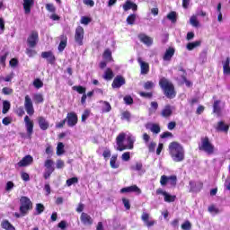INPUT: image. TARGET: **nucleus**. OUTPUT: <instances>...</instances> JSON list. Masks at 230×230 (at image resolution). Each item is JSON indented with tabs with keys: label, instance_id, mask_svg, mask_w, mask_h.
<instances>
[{
	"label": "nucleus",
	"instance_id": "f257e3e1",
	"mask_svg": "<svg viewBox=\"0 0 230 230\" xmlns=\"http://www.w3.org/2000/svg\"><path fill=\"white\" fill-rule=\"evenodd\" d=\"M169 155L174 163H182L185 159L184 147L179 142L169 144Z\"/></svg>",
	"mask_w": 230,
	"mask_h": 230
},
{
	"label": "nucleus",
	"instance_id": "f03ea898",
	"mask_svg": "<svg viewBox=\"0 0 230 230\" xmlns=\"http://www.w3.org/2000/svg\"><path fill=\"white\" fill-rule=\"evenodd\" d=\"M200 144H199V150L205 152L208 155H213L215 154V145L209 140V137H202L200 138Z\"/></svg>",
	"mask_w": 230,
	"mask_h": 230
},
{
	"label": "nucleus",
	"instance_id": "7ed1b4c3",
	"mask_svg": "<svg viewBox=\"0 0 230 230\" xmlns=\"http://www.w3.org/2000/svg\"><path fill=\"white\" fill-rule=\"evenodd\" d=\"M33 209V202L26 196L20 199V213L22 217H26L30 211Z\"/></svg>",
	"mask_w": 230,
	"mask_h": 230
},
{
	"label": "nucleus",
	"instance_id": "20e7f679",
	"mask_svg": "<svg viewBox=\"0 0 230 230\" xmlns=\"http://www.w3.org/2000/svg\"><path fill=\"white\" fill-rule=\"evenodd\" d=\"M55 164V162L51 159H47L44 163V167L46 168V171L43 173V178L45 181H48L51 177V174L53 172H55V167L53 166Z\"/></svg>",
	"mask_w": 230,
	"mask_h": 230
},
{
	"label": "nucleus",
	"instance_id": "39448f33",
	"mask_svg": "<svg viewBox=\"0 0 230 230\" xmlns=\"http://www.w3.org/2000/svg\"><path fill=\"white\" fill-rule=\"evenodd\" d=\"M170 183L172 188H175L177 186V176L176 175H162L160 178L161 186H166V184Z\"/></svg>",
	"mask_w": 230,
	"mask_h": 230
},
{
	"label": "nucleus",
	"instance_id": "423d86ee",
	"mask_svg": "<svg viewBox=\"0 0 230 230\" xmlns=\"http://www.w3.org/2000/svg\"><path fill=\"white\" fill-rule=\"evenodd\" d=\"M24 109L29 116H33L35 114V109L33 108V102L30 95L25 96Z\"/></svg>",
	"mask_w": 230,
	"mask_h": 230
},
{
	"label": "nucleus",
	"instance_id": "0eeeda50",
	"mask_svg": "<svg viewBox=\"0 0 230 230\" xmlns=\"http://www.w3.org/2000/svg\"><path fill=\"white\" fill-rule=\"evenodd\" d=\"M27 44L29 48H35L39 44V32L31 31L27 39Z\"/></svg>",
	"mask_w": 230,
	"mask_h": 230
},
{
	"label": "nucleus",
	"instance_id": "6e6552de",
	"mask_svg": "<svg viewBox=\"0 0 230 230\" xmlns=\"http://www.w3.org/2000/svg\"><path fill=\"white\" fill-rule=\"evenodd\" d=\"M65 119L67 127H75V125L78 123V115H76L75 111H71L67 113Z\"/></svg>",
	"mask_w": 230,
	"mask_h": 230
},
{
	"label": "nucleus",
	"instance_id": "1a4fd4ad",
	"mask_svg": "<svg viewBox=\"0 0 230 230\" xmlns=\"http://www.w3.org/2000/svg\"><path fill=\"white\" fill-rule=\"evenodd\" d=\"M126 136L127 135L125 133H120L116 137V143L118 146L117 150H119V152H123V150H127V146L123 145V141H125Z\"/></svg>",
	"mask_w": 230,
	"mask_h": 230
},
{
	"label": "nucleus",
	"instance_id": "9d476101",
	"mask_svg": "<svg viewBox=\"0 0 230 230\" xmlns=\"http://www.w3.org/2000/svg\"><path fill=\"white\" fill-rule=\"evenodd\" d=\"M31 163H33V156L27 155L16 164V166H18V168H24L26 166H30Z\"/></svg>",
	"mask_w": 230,
	"mask_h": 230
},
{
	"label": "nucleus",
	"instance_id": "9b49d317",
	"mask_svg": "<svg viewBox=\"0 0 230 230\" xmlns=\"http://www.w3.org/2000/svg\"><path fill=\"white\" fill-rule=\"evenodd\" d=\"M120 193H136L137 195H141L142 190L137 187V185H131L122 188L120 190Z\"/></svg>",
	"mask_w": 230,
	"mask_h": 230
},
{
	"label": "nucleus",
	"instance_id": "f8f14e48",
	"mask_svg": "<svg viewBox=\"0 0 230 230\" xmlns=\"http://www.w3.org/2000/svg\"><path fill=\"white\" fill-rule=\"evenodd\" d=\"M24 122L27 130V136H29V137H31L33 134V120H31V119H30L28 115H26L24 117Z\"/></svg>",
	"mask_w": 230,
	"mask_h": 230
},
{
	"label": "nucleus",
	"instance_id": "ddd939ff",
	"mask_svg": "<svg viewBox=\"0 0 230 230\" xmlns=\"http://www.w3.org/2000/svg\"><path fill=\"white\" fill-rule=\"evenodd\" d=\"M75 40L79 46H82L83 40H84V27L78 26L75 29Z\"/></svg>",
	"mask_w": 230,
	"mask_h": 230
},
{
	"label": "nucleus",
	"instance_id": "4468645a",
	"mask_svg": "<svg viewBox=\"0 0 230 230\" xmlns=\"http://www.w3.org/2000/svg\"><path fill=\"white\" fill-rule=\"evenodd\" d=\"M37 121L40 130L46 131L48 128H49V121H48L45 117H38Z\"/></svg>",
	"mask_w": 230,
	"mask_h": 230
},
{
	"label": "nucleus",
	"instance_id": "2eb2a0df",
	"mask_svg": "<svg viewBox=\"0 0 230 230\" xmlns=\"http://www.w3.org/2000/svg\"><path fill=\"white\" fill-rule=\"evenodd\" d=\"M141 220L146 224V227H154L155 226V220H150V214L143 212Z\"/></svg>",
	"mask_w": 230,
	"mask_h": 230
},
{
	"label": "nucleus",
	"instance_id": "dca6fc26",
	"mask_svg": "<svg viewBox=\"0 0 230 230\" xmlns=\"http://www.w3.org/2000/svg\"><path fill=\"white\" fill-rule=\"evenodd\" d=\"M215 128L217 132H225V134L229 132V125L226 124L224 120L218 121Z\"/></svg>",
	"mask_w": 230,
	"mask_h": 230
},
{
	"label": "nucleus",
	"instance_id": "f3484780",
	"mask_svg": "<svg viewBox=\"0 0 230 230\" xmlns=\"http://www.w3.org/2000/svg\"><path fill=\"white\" fill-rule=\"evenodd\" d=\"M80 220L84 226H93V223L94 222L93 220V217L89 216V214L83 212L80 217Z\"/></svg>",
	"mask_w": 230,
	"mask_h": 230
},
{
	"label": "nucleus",
	"instance_id": "a211bd4d",
	"mask_svg": "<svg viewBox=\"0 0 230 230\" xmlns=\"http://www.w3.org/2000/svg\"><path fill=\"white\" fill-rule=\"evenodd\" d=\"M189 185L190 186V191L192 192H199L200 191V190H202V188H204V183L202 181H198V183H196L195 181H190Z\"/></svg>",
	"mask_w": 230,
	"mask_h": 230
},
{
	"label": "nucleus",
	"instance_id": "6ab92c4d",
	"mask_svg": "<svg viewBox=\"0 0 230 230\" xmlns=\"http://www.w3.org/2000/svg\"><path fill=\"white\" fill-rule=\"evenodd\" d=\"M146 128L151 130L153 134H159V132H161V126L156 123H147L146 124Z\"/></svg>",
	"mask_w": 230,
	"mask_h": 230
},
{
	"label": "nucleus",
	"instance_id": "aec40b11",
	"mask_svg": "<svg viewBox=\"0 0 230 230\" xmlns=\"http://www.w3.org/2000/svg\"><path fill=\"white\" fill-rule=\"evenodd\" d=\"M138 64H140L141 75H148V71H150V66L148 63L143 61L141 58L137 59Z\"/></svg>",
	"mask_w": 230,
	"mask_h": 230
},
{
	"label": "nucleus",
	"instance_id": "412c9836",
	"mask_svg": "<svg viewBox=\"0 0 230 230\" xmlns=\"http://www.w3.org/2000/svg\"><path fill=\"white\" fill-rule=\"evenodd\" d=\"M164 95L172 100V98H175L176 93L174 87H164L163 88Z\"/></svg>",
	"mask_w": 230,
	"mask_h": 230
},
{
	"label": "nucleus",
	"instance_id": "4be33fe9",
	"mask_svg": "<svg viewBox=\"0 0 230 230\" xmlns=\"http://www.w3.org/2000/svg\"><path fill=\"white\" fill-rule=\"evenodd\" d=\"M41 58H46L49 64H53L55 62V55L51 51H45L41 53Z\"/></svg>",
	"mask_w": 230,
	"mask_h": 230
},
{
	"label": "nucleus",
	"instance_id": "5701e85b",
	"mask_svg": "<svg viewBox=\"0 0 230 230\" xmlns=\"http://www.w3.org/2000/svg\"><path fill=\"white\" fill-rule=\"evenodd\" d=\"M220 103H222V101L220 100H217L213 103V113L217 114L218 117L222 116V108L220 107Z\"/></svg>",
	"mask_w": 230,
	"mask_h": 230
},
{
	"label": "nucleus",
	"instance_id": "b1692460",
	"mask_svg": "<svg viewBox=\"0 0 230 230\" xmlns=\"http://www.w3.org/2000/svg\"><path fill=\"white\" fill-rule=\"evenodd\" d=\"M172 114H173V111H172V106L170 104H166L161 111V116L163 118H170Z\"/></svg>",
	"mask_w": 230,
	"mask_h": 230
},
{
	"label": "nucleus",
	"instance_id": "393cba45",
	"mask_svg": "<svg viewBox=\"0 0 230 230\" xmlns=\"http://www.w3.org/2000/svg\"><path fill=\"white\" fill-rule=\"evenodd\" d=\"M121 85H125V77L117 75L113 80L112 87H121Z\"/></svg>",
	"mask_w": 230,
	"mask_h": 230
},
{
	"label": "nucleus",
	"instance_id": "a878e982",
	"mask_svg": "<svg viewBox=\"0 0 230 230\" xmlns=\"http://www.w3.org/2000/svg\"><path fill=\"white\" fill-rule=\"evenodd\" d=\"M138 39L143 42V44H146V46H152V44H154V40L146 34H140Z\"/></svg>",
	"mask_w": 230,
	"mask_h": 230
},
{
	"label": "nucleus",
	"instance_id": "bb28decb",
	"mask_svg": "<svg viewBox=\"0 0 230 230\" xmlns=\"http://www.w3.org/2000/svg\"><path fill=\"white\" fill-rule=\"evenodd\" d=\"M173 55H175V49L169 48L164 55V60L165 62L172 60V57H173Z\"/></svg>",
	"mask_w": 230,
	"mask_h": 230
},
{
	"label": "nucleus",
	"instance_id": "cd10ccee",
	"mask_svg": "<svg viewBox=\"0 0 230 230\" xmlns=\"http://www.w3.org/2000/svg\"><path fill=\"white\" fill-rule=\"evenodd\" d=\"M123 10L125 12H128V10H133L134 12H136V10H137V4H136L130 1H127L125 3V4L123 5Z\"/></svg>",
	"mask_w": 230,
	"mask_h": 230
},
{
	"label": "nucleus",
	"instance_id": "c85d7f7f",
	"mask_svg": "<svg viewBox=\"0 0 230 230\" xmlns=\"http://www.w3.org/2000/svg\"><path fill=\"white\" fill-rule=\"evenodd\" d=\"M33 0H23V8L25 13H30L31 12V7L33 5Z\"/></svg>",
	"mask_w": 230,
	"mask_h": 230
},
{
	"label": "nucleus",
	"instance_id": "c756f323",
	"mask_svg": "<svg viewBox=\"0 0 230 230\" xmlns=\"http://www.w3.org/2000/svg\"><path fill=\"white\" fill-rule=\"evenodd\" d=\"M223 73L224 75H230V58H226V61H223Z\"/></svg>",
	"mask_w": 230,
	"mask_h": 230
},
{
	"label": "nucleus",
	"instance_id": "7c9ffc66",
	"mask_svg": "<svg viewBox=\"0 0 230 230\" xmlns=\"http://www.w3.org/2000/svg\"><path fill=\"white\" fill-rule=\"evenodd\" d=\"M118 161V155H113L110 160V166L113 170H116L119 168V164H118L116 162Z\"/></svg>",
	"mask_w": 230,
	"mask_h": 230
},
{
	"label": "nucleus",
	"instance_id": "2f4dec72",
	"mask_svg": "<svg viewBox=\"0 0 230 230\" xmlns=\"http://www.w3.org/2000/svg\"><path fill=\"white\" fill-rule=\"evenodd\" d=\"M132 119V113H130V111H124L121 112V117H120V119L123 121V120H126L128 122H130V119Z\"/></svg>",
	"mask_w": 230,
	"mask_h": 230
},
{
	"label": "nucleus",
	"instance_id": "473e14b6",
	"mask_svg": "<svg viewBox=\"0 0 230 230\" xmlns=\"http://www.w3.org/2000/svg\"><path fill=\"white\" fill-rule=\"evenodd\" d=\"M1 226L5 230H15V226H13V225H12V223H10L8 220H4L1 224Z\"/></svg>",
	"mask_w": 230,
	"mask_h": 230
},
{
	"label": "nucleus",
	"instance_id": "72a5a7b5",
	"mask_svg": "<svg viewBox=\"0 0 230 230\" xmlns=\"http://www.w3.org/2000/svg\"><path fill=\"white\" fill-rule=\"evenodd\" d=\"M160 87H173V84L170 82V80L163 77L159 81Z\"/></svg>",
	"mask_w": 230,
	"mask_h": 230
},
{
	"label": "nucleus",
	"instance_id": "f704fd0d",
	"mask_svg": "<svg viewBox=\"0 0 230 230\" xmlns=\"http://www.w3.org/2000/svg\"><path fill=\"white\" fill-rule=\"evenodd\" d=\"M164 202H168V203L175 202V200H177V196L171 195L170 193L167 192L164 196Z\"/></svg>",
	"mask_w": 230,
	"mask_h": 230
},
{
	"label": "nucleus",
	"instance_id": "c9c22d12",
	"mask_svg": "<svg viewBox=\"0 0 230 230\" xmlns=\"http://www.w3.org/2000/svg\"><path fill=\"white\" fill-rule=\"evenodd\" d=\"M66 46H67V38L61 36V41L58 45V51H64V49H66Z\"/></svg>",
	"mask_w": 230,
	"mask_h": 230
},
{
	"label": "nucleus",
	"instance_id": "e433bc0d",
	"mask_svg": "<svg viewBox=\"0 0 230 230\" xmlns=\"http://www.w3.org/2000/svg\"><path fill=\"white\" fill-rule=\"evenodd\" d=\"M104 80H112L114 78V73L111 68H107L103 75Z\"/></svg>",
	"mask_w": 230,
	"mask_h": 230
},
{
	"label": "nucleus",
	"instance_id": "4c0bfd02",
	"mask_svg": "<svg viewBox=\"0 0 230 230\" xmlns=\"http://www.w3.org/2000/svg\"><path fill=\"white\" fill-rule=\"evenodd\" d=\"M190 22L191 26H193L194 28H199L200 26V22H199V19L195 15L190 17Z\"/></svg>",
	"mask_w": 230,
	"mask_h": 230
},
{
	"label": "nucleus",
	"instance_id": "58836bf2",
	"mask_svg": "<svg viewBox=\"0 0 230 230\" xmlns=\"http://www.w3.org/2000/svg\"><path fill=\"white\" fill-rule=\"evenodd\" d=\"M12 107V105L10 104V102L8 101H4L3 102V110H2V113L3 114H7L8 111H10V108Z\"/></svg>",
	"mask_w": 230,
	"mask_h": 230
},
{
	"label": "nucleus",
	"instance_id": "ea45409f",
	"mask_svg": "<svg viewBox=\"0 0 230 230\" xmlns=\"http://www.w3.org/2000/svg\"><path fill=\"white\" fill-rule=\"evenodd\" d=\"M45 209H46V207H44L42 203L36 204V215H42Z\"/></svg>",
	"mask_w": 230,
	"mask_h": 230
},
{
	"label": "nucleus",
	"instance_id": "a19ab883",
	"mask_svg": "<svg viewBox=\"0 0 230 230\" xmlns=\"http://www.w3.org/2000/svg\"><path fill=\"white\" fill-rule=\"evenodd\" d=\"M103 58L106 62H111L112 60V52L110 49H106L103 53Z\"/></svg>",
	"mask_w": 230,
	"mask_h": 230
},
{
	"label": "nucleus",
	"instance_id": "79ce46f5",
	"mask_svg": "<svg viewBox=\"0 0 230 230\" xmlns=\"http://www.w3.org/2000/svg\"><path fill=\"white\" fill-rule=\"evenodd\" d=\"M199 46H200V41H193V42H190L187 45V49L189 51H192V49H195V48H199Z\"/></svg>",
	"mask_w": 230,
	"mask_h": 230
},
{
	"label": "nucleus",
	"instance_id": "37998d69",
	"mask_svg": "<svg viewBox=\"0 0 230 230\" xmlns=\"http://www.w3.org/2000/svg\"><path fill=\"white\" fill-rule=\"evenodd\" d=\"M73 184H78V177H72L66 180V186H73Z\"/></svg>",
	"mask_w": 230,
	"mask_h": 230
},
{
	"label": "nucleus",
	"instance_id": "c03bdc74",
	"mask_svg": "<svg viewBox=\"0 0 230 230\" xmlns=\"http://www.w3.org/2000/svg\"><path fill=\"white\" fill-rule=\"evenodd\" d=\"M64 154V143L59 142L57 146V155H62Z\"/></svg>",
	"mask_w": 230,
	"mask_h": 230
},
{
	"label": "nucleus",
	"instance_id": "a18cd8bd",
	"mask_svg": "<svg viewBox=\"0 0 230 230\" xmlns=\"http://www.w3.org/2000/svg\"><path fill=\"white\" fill-rule=\"evenodd\" d=\"M103 105L104 107L102 108V112H111V111H112V107L109 102L104 101Z\"/></svg>",
	"mask_w": 230,
	"mask_h": 230
},
{
	"label": "nucleus",
	"instance_id": "49530a36",
	"mask_svg": "<svg viewBox=\"0 0 230 230\" xmlns=\"http://www.w3.org/2000/svg\"><path fill=\"white\" fill-rule=\"evenodd\" d=\"M155 146H157V144L155 142H150L147 145L148 152L154 154V152H155Z\"/></svg>",
	"mask_w": 230,
	"mask_h": 230
},
{
	"label": "nucleus",
	"instance_id": "de8ad7c7",
	"mask_svg": "<svg viewBox=\"0 0 230 230\" xmlns=\"http://www.w3.org/2000/svg\"><path fill=\"white\" fill-rule=\"evenodd\" d=\"M127 141H128L127 149L132 150L134 148V138H132V137H128Z\"/></svg>",
	"mask_w": 230,
	"mask_h": 230
},
{
	"label": "nucleus",
	"instance_id": "09e8293b",
	"mask_svg": "<svg viewBox=\"0 0 230 230\" xmlns=\"http://www.w3.org/2000/svg\"><path fill=\"white\" fill-rule=\"evenodd\" d=\"M167 19H169V21H172V22H177V13L175 12H171L167 15Z\"/></svg>",
	"mask_w": 230,
	"mask_h": 230
},
{
	"label": "nucleus",
	"instance_id": "8fccbe9b",
	"mask_svg": "<svg viewBox=\"0 0 230 230\" xmlns=\"http://www.w3.org/2000/svg\"><path fill=\"white\" fill-rule=\"evenodd\" d=\"M124 102L126 105H132L134 103V99L130 95H126L124 97Z\"/></svg>",
	"mask_w": 230,
	"mask_h": 230
},
{
	"label": "nucleus",
	"instance_id": "3c124183",
	"mask_svg": "<svg viewBox=\"0 0 230 230\" xmlns=\"http://www.w3.org/2000/svg\"><path fill=\"white\" fill-rule=\"evenodd\" d=\"M139 95L142 96V98L150 99L154 96V93L152 92H140Z\"/></svg>",
	"mask_w": 230,
	"mask_h": 230
},
{
	"label": "nucleus",
	"instance_id": "603ef678",
	"mask_svg": "<svg viewBox=\"0 0 230 230\" xmlns=\"http://www.w3.org/2000/svg\"><path fill=\"white\" fill-rule=\"evenodd\" d=\"M181 229L191 230V222H190L189 220L185 221L183 224H181Z\"/></svg>",
	"mask_w": 230,
	"mask_h": 230
},
{
	"label": "nucleus",
	"instance_id": "864d4df0",
	"mask_svg": "<svg viewBox=\"0 0 230 230\" xmlns=\"http://www.w3.org/2000/svg\"><path fill=\"white\" fill-rule=\"evenodd\" d=\"M208 212L209 213H215V215H218L220 213V210L217 208L215 205H210L208 207Z\"/></svg>",
	"mask_w": 230,
	"mask_h": 230
},
{
	"label": "nucleus",
	"instance_id": "5fc2aeb1",
	"mask_svg": "<svg viewBox=\"0 0 230 230\" xmlns=\"http://www.w3.org/2000/svg\"><path fill=\"white\" fill-rule=\"evenodd\" d=\"M122 204L124 208L128 211L130 209V200L127 198H122Z\"/></svg>",
	"mask_w": 230,
	"mask_h": 230
},
{
	"label": "nucleus",
	"instance_id": "6e6d98bb",
	"mask_svg": "<svg viewBox=\"0 0 230 230\" xmlns=\"http://www.w3.org/2000/svg\"><path fill=\"white\" fill-rule=\"evenodd\" d=\"M127 22L130 25L134 24V22H136V14H130L128 16Z\"/></svg>",
	"mask_w": 230,
	"mask_h": 230
},
{
	"label": "nucleus",
	"instance_id": "4d7b16f0",
	"mask_svg": "<svg viewBox=\"0 0 230 230\" xmlns=\"http://www.w3.org/2000/svg\"><path fill=\"white\" fill-rule=\"evenodd\" d=\"M34 102L36 103H42V102H44V97L42 96V94H35L34 95Z\"/></svg>",
	"mask_w": 230,
	"mask_h": 230
},
{
	"label": "nucleus",
	"instance_id": "13d9d810",
	"mask_svg": "<svg viewBox=\"0 0 230 230\" xmlns=\"http://www.w3.org/2000/svg\"><path fill=\"white\" fill-rule=\"evenodd\" d=\"M7 57H8V52H5L4 55H2L1 57H0V64L2 65V66H6V58H7Z\"/></svg>",
	"mask_w": 230,
	"mask_h": 230
},
{
	"label": "nucleus",
	"instance_id": "bf43d9fd",
	"mask_svg": "<svg viewBox=\"0 0 230 230\" xmlns=\"http://www.w3.org/2000/svg\"><path fill=\"white\" fill-rule=\"evenodd\" d=\"M161 139H166V137H173V134L169 131H165L160 135Z\"/></svg>",
	"mask_w": 230,
	"mask_h": 230
},
{
	"label": "nucleus",
	"instance_id": "052dcab7",
	"mask_svg": "<svg viewBox=\"0 0 230 230\" xmlns=\"http://www.w3.org/2000/svg\"><path fill=\"white\" fill-rule=\"evenodd\" d=\"M46 8H47L48 12H50L51 13H55V12L57 10V8H55V5H53V4H47Z\"/></svg>",
	"mask_w": 230,
	"mask_h": 230
},
{
	"label": "nucleus",
	"instance_id": "680f3d73",
	"mask_svg": "<svg viewBox=\"0 0 230 230\" xmlns=\"http://www.w3.org/2000/svg\"><path fill=\"white\" fill-rule=\"evenodd\" d=\"M26 55H28V57H35V55H37V51H35V49H26Z\"/></svg>",
	"mask_w": 230,
	"mask_h": 230
},
{
	"label": "nucleus",
	"instance_id": "e2e57ef3",
	"mask_svg": "<svg viewBox=\"0 0 230 230\" xmlns=\"http://www.w3.org/2000/svg\"><path fill=\"white\" fill-rule=\"evenodd\" d=\"M56 166H57L58 170H62V168H64V166H66V164L63 162V160L58 159L57 161Z\"/></svg>",
	"mask_w": 230,
	"mask_h": 230
},
{
	"label": "nucleus",
	"instance_id": "0e129e2a",
	"mask_svg": "<svg viewBox=\"0 0 230 230\" xmlns=\"http://www.w3.org/2000/svg\"><path fill=\"white\" fill-rule=\"evenodd\" d=\"M74 91H76L79 94H85L86 88L85 87H74Z\"/></svg>",
	"mask_w": 230,
	"mask_h": 230
},
{
	"label": "nucleus",
	"instance_id": "69168bd1",
	"mask_svg": "<svg viewBox=\"0 0 230 230\" xmlns=\"http://www.w3.org/2000/svg\"><path fill=\"white\" fill-rule=\"evenodd\" d=\"M3 125L8 126L10 123H12V118L10 117H5L2 119Z\"/></svg>",
	"mask_w": 230,
	"mask_h": 230
},
{
	"label": "nucleus",
	"instance_id": "338daca9",
	"mask_svg": "<svg viewBox=\"0 0 230 230\" xmlns=\"http://www.w3.org/2000/svg\"><path fill=\"white\" fill-rule=\"evenodd\" d=\"M21 178H22V181H24L25 182H28V181H30V174H28V172H22V173H21Z\"/></svg>",
	"mask_w": 230,
	"mask_h": 230
},
{
	"label": "nucleus",
	"instance_id": "774afa93",
	"mask_svg": "<svg viewBox=\"0 0 230 230\" xmlns=\"http://www.w3.org/2000/svg\"><path fill=\"white\" fill-rule=\"evenodd\" d=\"M122 161H130V152H126L121 156Z\"/></svg>",
	"mask_w": 230,
	"mask_h": 230
}]
</instances>
